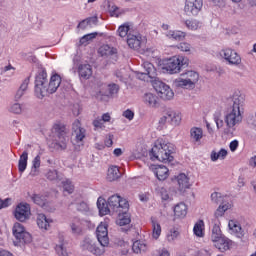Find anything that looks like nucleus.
<instances>
[{"instance_id": "16", "label": "nucleus", "mask_w": 256, "mask_h": 256, "mask_svg": "<svg viewBox=\"0 0 256 256\" xmlns=\"http://www.w3.org/2000/svg\"><path fill=\"white\" fill-rule=\"evenodd\" d=\"M213 243L214 247H216L218 251H221V253H225V251H229V249L233 247L232 240L227 238V236H222L221 238L214 240Z\"/></svg>"}, {"instance_id": "36", "label": "nucleus", "mask_w": 256, "mask_h": 256, "mask_svg": "<svg viewBox=\"0 0 256 256\" xmlns=\"http://www.w3.org/2000/svg\"><path fill=\"white\" fill-rule=\"evenodd\" d=\"M190 137L195 141L196 143L201 141L203 139V129L199 127H193L190 129Z\"/></svg>"}, {"instance_id": "46", "label": "nucleus", "mask_w": 256, "mask_h": 256, "mask_svg": "<svg viewBox=\"0 0 256 256\" xmlns=\"http://www.w3.org/2000/svg\"><path fill=\"white\" fill-rule=\"evenodd\" d=\"M76 210L79 211L80 213L87 214L89 213V204L85 201H81L80 203H76Z\"/></svg>"}, {"instance_id": "7", "label": "nucleus", "mask_w": 256, "mask_h": 256, "mask_svg": "<svg viewBox=\"0 0 256 256\" xmlns=\"http://www.w3.org/2000/svg\"><path fill=\"white\" fill-rule=\"evenodd\" d=\"M181 77L175 80V86L182 89H195V85L199 81V73L190 70L181 74Z\"/></svg>"}, {"instance_id": "57", "label": "nucleus", "mask_w": 256, "mask_h": 256, "mask_svg": "<svg viewBox=\"0 0 256 256\" xmlns=\"http://www.w3.org/2000/svg\"><path fill=\"white\" fill-rule=\"evenodd\" d=\"M123 117H125V119H128V121H133L135 117V112H133V110L127 109L123 112Z\"/></svg>"}, {"instance_id": "55", "label": "nucleus", "mask_w": 256, "mask_h": 256, "mask_svg": "<svg viewBox=\"0 0 256 256\" xmlns=\"http://www.w3.org/2000/svg\"><path fill=\"white\" fill-rule=\"evenodd\" d=\"M178 49H180V51H184L185 53H187L191 51V44L187 42H181L180 44H178Z\"/></svg>"}, {"instance_id": "2", "label": "nucleus", "mask_w": 256, "mask_h": 256, "mask_svg": "<svg viewBox=\"0 0 256 256\" xmlns=\"http://www.w3.org/2000/svg\"><path fill=\"white\" fill-rule=\"evenodd\" d=\"M227 101L230 107L225 116V123L227 127L231 129L243 120V117L241 116V107H243V104L245 103V97L242 96L241 92H235Z\"/></svg>"}, {"instance_id": "52", "label": "nucleus", "mask_w": 256, "mask_h": 256, "mask_svg": "<svg viewBox=\"0 0 256 256\" xmlns=\"http://www.w3.org/2000/svg\"><path fill=\"white\" fill-rule=\"evenodd\" d=\"M85 128L76 130L75 135H76V141L81 142L83 139H85Z\"/></svg>"}, {"instance_id": "19", "label": "nucleus", "mask_w": 256, "mask_h": 256, "mask_svg": "<svg viewBox=\"0 0 256 256\" xmlns=\"http://www.w3.org/2000/svg\"><path fill=\"white\" fill-rule=\"evenodd\" d=\"M68 144H69L68 136L54 138V142L52 143V145L56 151H66Z\"/></svg>"}, {"instance_id": "5", "label": "nucleus", "mask_w": 256, "mask_h": 256, "mask_svg": "<svg viewBox=\"0 0 256 256\" xmlns=\"http://www.w3.org/2000/svg\"><path fill=\"white\" fill-rule=\"evenodd\" d=\"M12 235L15 238L13 241L15 247H20V245H25L33 241L31 233L27 232L23 224L16 222L12 228Z\"/></svg>"}, {"instance_id": "54", "label": "nucleus", "mask_w": 256, "mask_h": 256, "mask_svg": "<svg viewBox=\"0 0 256 256\" xmlns=\"http://www.w3.org/2000/svg\"><path fill=\"white\" fill-rule=\"evenodd\" d=\"M104 123L105 122H103L100 117H97L95 120H93L92 125L95 127V129H103L105 128Z\"/></svg>"}, {"instance_id": "8", "label": "nucleus", "mask_w": 256, "mask_h": 256, "mask_svg": "<svg viewBox=\"0 0 256 256\" xmlns=\"http://www.w3.org/2000/svg\"><path fill=\"white\" fill-rule=\"evenodd\" d=\"M108 205L113 213H121L123 209L129 211V202L119 195H112L108 199Z\"/></svg>"}, {"instance_id": "44", "label": "nucleus", "mask_w": 256, "mask_h": 256, "mask_svg": "<svg viewBox=\"0 0 256 256\" xmlns=\"http://www.w3.org/2000/svg\"><path fill=\"white\" fill-rule=\"evenodd\" d=\"M145 249H147V246L139 240L135 241L132 245L133 253H141V251H145Z\"/></svg>"}, {"instance_id": "26", "label": "nucleus", "mask_w": 256, "mask_h": 256, "mask_svg": "<svg viewBox=\"0 0 256 256\" xmlns=\"http://www.w3.org/2000/svg\"><path fill=\"white\" fill-rule=\"evenodd\" d=\"M45 177L46 179H48V181H52L54 183H59V181H63V174L59 173V171L55 169H49L45 173Z\"/></svg>"}, {"instance_id": "17", "label": "nucleus", "mask_w": 256, "mask_h": 256, "mask_svg": "<svg viewBox=\"0 0 256 256\" xmlns=\"http://www.w3.org/2000/svg\"><path fill=\"white\" fill-rule=\"evenodd\" d=\"M61 85V76L59 74H54L51 76L48 82L47 95H53L59 89Z\"/></svg>"}, {"instance_id": "18", "label": "nucleus", "mask_w": 256, "mask_h": 256, "mask_svg": "<svg viewBox=\"0 0 256 256\" xmlns=\"http://www.w3.org/2000/svg\"><path fill=\"white\" fill-rule=\"evenodd\" d=\"M127 44L130 49H134V51H139V49H141V36L129 34L127 36Z\"/></svg>"}, {"instance_id": "12", "label": "nucleus", "mask_w": 256, "mask_h": 256, "mask_svg": "<svg viewBox=\"0 0 256 256\" xmlns=\"http://www.w3.org/2000/svg\"><path fill=\"white\" fill-rule=\"evenodd\" d=\"M80 247L82 251H88V253H92V255H102L103 251L99 246H97V242L90 237H86L80 243Z\"/></svg>"}, {"instance_id": "32", "label": "nucleus", "mask_w": 256, "mask_h": 256, "mask_svg": "<svg viewBox=\"0 0 256 256\" xmlns=\"http://www.w3.org/2000/svg\"><path fill=\"white\" fill-rule=\"evenodd\" d=\"M31 81V76H28L20 85L19 89L16 92L15 95V99L16 101H19V99H21V97H23L25 95V91H27L28 87H29V83Z\"/></svg>"}, {"instance_id": "9", "label": "nucleus", "mask_w": 256, "mask_h": 256, "mask_svg": "<svg viewBox=\"0 0 256 256\" xmlns=\"http://www.w3.org/2000/svg\"><path fill=\"white\" fill-rule=\"evenodd\" d=\"M14 217L20 223H25L31 217V205L19 203L14 210Z\"/></svg>"}, {"instance_id": "41", "label": "nucleus", "mask_w": 256, "mask_h": 256, "mask_svg": "<svg viewBox=\"0 0 256 256\" xmlns=\"http://www.w3.org/2000/svg\"><path fill=\"white\" fill-rule=\"evenodd\" d=\"M229 207H230L229 203L224 204V205L220 204L214 213V217L216 219H219V217H223V215H225V211H228Z\"/></svg>"}, {"instance_id": "30", "label": "nucleus", "mask_w": 256, "mask_h": 256, "mask_svg": "<svg viewBox=\"0 0 256 256\" xmlns=\"http://www.w3.org/2000/svg\"><path fill=\"white\" fill-rule=\"evenodd\" d=\"M55 251L58 256H69V253H67V242H65L63 237L59 238V243L56 245Z\"/></svg>"}, {"instance_id": "61", "label": "nucleus", "mask_w": 256, "mask_h": 256, "mask_svg": "<svg viewBox=\"0 0 256 256\" xmlns=\"http://www.w3.org/2000/svg\"><path fill=\"white\" fill-rule=\"evenodd\" d=\"M229 147H230V151L232 152L237 151V147H239V141L237 140L231 141Z\"/></svg>"}, {"instance_id": "6", "label": "nucleus", "mask_w": 256, "mask_h": 256, "mask_svg": "<svg viewBox=\"0 0 256 256\" xmlns=\"http://www.w3.org/2000/svg\"><path fill=\"white\" fill-rule=\"evenodd\" d=\"M187 67H189V59L173 56L166 61L162 69L167 71V73H170V75H175V73H179L181 69H185Z\"/></svg>"}, {"instance_id": "35", "label": "nucleus", "mask_w": 256, "mask_h": 256, "mask_svg": "<svg viewBox=\"0 0 256 256\" xmlns=\"http://www.w3.org/2000/svg\"><path fill=\"white\" fill-rule=\"evenodd\" d=\"M31 200L33 203H35V205H38L39 207H47V198L41 194H33L31 196Z\"/></svg>"}, {"instance_id": "15", "label": "nucleus", "mask_w": 256, "mask_h": 256, "mask_svg": "<svg viewBox=\"0 0 256 256\" xmlns=\"http://www.w3.org/2000/svg\"><path fill=\"white\" fill-rule=\"evenodd\" d=\"M172 181L177 182V189L180 195H183V193H185V191L191 187V182H189V178L185 175V173H180L179 175L174 176Z\"/></svg>"}, {"instance_id": "47", "label": "nucleus", "mask_w": 256, "mask_h": 256, "mask_svg": "<svg viewBox=\"0 0 256 256\" xmlns=\"http://www.w3.org/2000/svg\"><path fill=\"white\" fill-rule=\"evenodd\" d=\"M97 35H98L97 32L84 35L80 39V45H85V43H87V41H91V40L95 39V37H97Z\"/></svg>"}, {"instance_id": "42", "label": "nucleus", "mask_w": 256, "mask_h": 256, "mask_svg": "<svg viewBox=\"0 0 256 256\" xmlns=\"http://www.w3.org/2000/svg\"><path fill=\"white\" fill-rule=\"evenodd\" d=\"M224 200H225V197L223 195H221V193L219 192H213L211 194V201L213 203H216V205H223L224 203Z\"/></svg>"}, {"instance_id": "53", "label": "nucleus", "mask_w": 256, "mask_h": 256, "mask_svg": "<svg viewBox=\"0 0 256 256\" xmlns=\"http://www.w3.org/2000/svg\"><path fill=\"white\" fill-rule=\"evenodd\" d=\"M178 237H179V231L177 230H170V232L167 235V239L170 243L175 241V239H177Z\"/></svg>"}, {"instance_id": "58", "label": "nucleus", "mask_w": 256, "mask_h": 256, "mask_svg": "<svg viewBox=\"0 0 256 256\" xmlns=\"http://www.w3.org/2000/svg\"><path fill=\"white\" fill-rule=\"evenodd\" d=\"M11 205V198L1 199L0 198V211L1 209H7Z\"/></svg>"}, {"instance_id": "10", "label": "nucleus", "mask_w": 256, "mask_h": 256, "mask_svg": "<svg viewBox=\"0 0 256 256\" xmlns=\"http://www.w3.org/2000/svg\"><path fill=\"white\" fill-rule=\"evenodd\" d=\"M179 123H181V114L174 110H166L159 120L160 125H173L175 127Z\"/></svg>"}, {"instance_id": "21", "label": "nucleus", "mask_w": 256, "mask_h": 256, "mask_svg": "<svg viewBox=\"0 0 256 256\" xmlns=\"http://www.w3.org/2000/svg\"><path fill=\"white\" fill-rule=\"evenodd\" d=\"M36 223L39 229H43L44 231H47L51 223H53V220L48 219L47 216H45V214H38L36 218Z\"/></svg>"}, {"instance_id": "20", "label": "nucleus", "mask_w": 256, "mask_h": 256, "mask_svg": "<svg viewBox=\"0 0 256 256\" xmlns=\"http://www.w3.org/2000/svg\"><path fill=\"white\" fill-rule=\"evenodd\" d=\"M97 207L99 210V215L101 217H105V215H109L111 213V208L109 207V203L104 198L99 197L97 200Z\"/></svg>"}, {"instance_id": "37", "label": "nucleus", "mask_w": 256, "mask_h": 256, "mask_svg": "<svg viewBox=\"0 0 256 256\" xmlns=\"http://www.w3.org/2000/svg\"><path fill=\"white\" fill-rule=\"evenodd\" d=\"M185 32L179 30H170L167 34L169 39H174V41H183L185 39Z\"/></svg>"}, {"instance_id": "60", "label": "nucleus", "mask_w": 256, "mask_h": 256, "mask_svg": "<svg viewBox=\"0 0 256 256\" xmlns=\"http://www.w3.org/2000/svg\"><path fill=\"white\" fill-rule=\"evenodd\" d=\"M79 129H83V127H81V122L79 120H76L72 124V130L74 131V133H77V131H79Z\"/></svg>"}, {"instance_id": "40", "label": "nucleus", "mask_w": 256, "mask_h": 256, "mask_svg": "<svg viewBox=\"0 0 256 256\" xmlns=\"http://www.w3.org/2000/svg\"><path fill=\"white\" fill-rule=\"evenodd\" d=\"M203 227H205V222H203V220H199L195 223L193 231L196 237H203Z\"/></svg>"}, {"instance_id": "56", "label": "nucleus", "mask_w": 256, "mask_h": 256, "mask_svg": "<svg viewBox=\"0 0 256 256\" xmlns=\"http://www.w3.org/2000/svg\"><path fill=\"white\" fill-rule=\"evenodd\" d=\"M160 197L162 201H170L171 197H169V192L165 188L160 189Z\"/></svg>"}, {"instance_id": "48", "label": "nucleus", "mask_w": 256, "mask_h": 256, "mask_svg": "<svg viewBox=\"0 0 256 256\" xmlns=\"http://www.w3.org/2000/svg\"><path fill=\"white\" fill-rule=\"evenodd\" d=\"M62 183H63L64 191H66V193H69V195H71V193H73V191H75V186H73V184H71V181L66 180V181H62Z\"/></svg>"}, {"instance_id": "43", "label": "nucleus", "mask_w": 256, "mask_h": 256, "mask_svg": "<svg viewBox=\"0 0 256 256\" xmlns=\"http://www.w3.org/2000/svg\"><path fill=\"white\" fill-rule=\"evenodd\" d=\"M152 227H153L152 237L154 239H159L161 235V225L157 223V221L152 220Z\"/></svg>"}, {"instance_id": "31", "label": "nucleus", "mask_w": 256, "mask_h": 256, "mask_svg": "<svg viewBox=\"0 0 256 256\" xmlns=\"http://www.w3.org/2000/svg\"><path fill=\"white\" fill-rule=\"evenodd\" d=\"M144 103L149 107H159V97L153 93H146L144 95Z\"/></svg>"}, {"instance_id": "27", "label": "nucleus", "mask_w": 256, "mask_h": 256, "mask_svg": "<svg viewBox=\"0 0 256 256\" xmlns=\"http://www.w3.org/2000/svg\"><path fill=\"white\" fill-rule=\"evenodd\" d=\"M128 211L129 210L122 209L120 210V213H118V225H120V227H125L126 225H129V223H131V214H129Z\"/></svg>"}, {"instance_id": "3", "label": "nucleus", "mask_w": 256, "mask_h": 256, "mask_svg": "<svg viewBox=\"0 0 256 256\" xmlns=\"http://www.w3.org/2000/svg\"><path fill=\"white\" fill-rule=\"evenodd\" d=\"M173 153H175V146L169 142L162 141L153 146L150 151V158L152 161L171 163L173 161Z\"/></svg>"}, {"instance_id": "28", "label": "nucleus", "mask_w": 256, "mask_h": 256, "mask_svg": "<svg viewBox=\"0 0 256 256\" xmlns=\"http://www.w3.org/2000/svg\"><path fill=\"white\" fill-rule=\"evenodd\" d=\"M55 138L67 137V127L64 124L56 123L52 128Z\"/></svg>"}, {"instance_id": "11", "label": "nucleus", "mask_w": 256, "mask_h": 256, "mask_svg": "<svg viewBox=\"0 0 256 256\" xmlns=\"http://www.w3.org/2000/svg\"><path fill=\"white\" fill-rule=\"evenodd\" d=\"M109 225L107 222H101L96 229V237L102 247L109 245Z\"/></svg>"}, {"instance_id": "25", "label": "nucleus", "mask_w": 256, "mask_h": 256, "mask_svg": "<svg viewBox=\"0 0 256 256\" xmlns=\"http://www.w3.org/2000/svg\"><path fill=\"white\" fill-rule=\"evenodd\" d=\"M78 73L79 77H81L82 79H89V77L93 75V68L90 64H81L78 67Z\"/></svg>"}, {"instance_id": "63", "label": "nucleus", "mask_w": 256, "mask_h": 256, "mask_svg": "<svg viewBox=\"0 0 256 256\" xmlns=\"http://www.w3.org/2000/svg\"><path fill=\"white\" fill-rule=\"evenodd\" d=\"M218 157L219 159H225V157H227V150L226 149H220V151L218 152Z\"/></svg>"}, {"instance_id": "62", "label": "nucleus", "mask_w": 256, "mask_h": 256, "mask_svg": "<svg viewBox=\"0 0 256 256\" xmlns=\"http://www.w3.org/2000/svg\"><path fill=\"white\" fill-rule=\"evenodd\" d=\"M88 25H91L89 24L88 20L85 19V20H82L79 24H78V27H80V29H87V26Z\"/></svg>"}, {"instance_id": "22", "label": "nucleus", "mask_w": 256, "mask_h": 256, "mask_svg": "<svg viewBox=\"0 0 256 256\" xmlns=\"http://www.w3.org/2000/svg\"><path fill=\"white\" fill-rule=\"evenodd\" d=\"M154 175L158 181H165L169 177V168L167 166L158 165L154 170Z\"/></svg>"}, {"instance_id": "49", "label": "nucleus", "mask_w": 256, "mask_h": 256, "mask_svg": "<svg viewBox=\"0 0 256 256\" xmlns=\"http://www.w3.org/2000/svg\"><path fill=\"white\" fill-rule=\"evenodd\" d=\"M117 33H118L119 37H127V34L129 33V25H127V24L121 25L118 28Z\"/></svg>"}, {"instance_id": "45", "label": "nucleus", "mask_w": 256, "mask_h": 256, "mask_svg": "<svg viewBox=\"0 0 256 256\" xmlns=\"http://www.w3.org/2000/svg\"><path fill=\"white\" fill-rule=\"evenodd\" d=\"M185 25L187 29H191L192 31H197L199 27H201V22L198 20H186Z\"/></svg>"}, {"instance_id": "34", "label": "nucleus", "mask_w": 256, "mask_h": 256, "mask_svg": "<svg viewBox=\"0 0 256 256\" xmlns=\"http://www.w3.org/2000/svg\"><path fill=\"white\" fill-rule=\"evenodd\" d=\"M100 53L102 55H106V57H113L114 59H117V48H113L109 45H104L100 48Z\"/></svg>"}, {"instance_id": "64", "label": "nucleus", "mask_w": 256, "mask_h": 256, "mask_svg": "<svg viewBox=\"0 0 256 256\" xmlns=\"http://www.w3.org/2000/svg\"><path fill=\"white\" fill-rule=\"evenodd\" d=\"M249 165L250 167H256V155L250 158Z\"/></svg>"}, {"instance_id": "13", "label": "nucleus", "mask_w": 256, "mask_h": 256, "mask_svg": "<svg viewBox=\"0 0 256 256\" xmlns=\"http://www.w3.org/2000/svg\"><path fill=\"white\" fill-rule=\"evenodd\" d=\"M203 9V0H186L184 11L188 15L194 17L199 15V12Z\"/></svg>"}, {"instance_id": "4", "label": "nucleus", "mask_w": 256, "mask_h": 256, "mask_svg": "<svg viewBox=\"0 0 256 256\" xmlns=\"http://www.w3.org/2000/svg\"><path fill=\"white\" fill-rule=\"evenodd\" d=\"M49 79H47V70L40 67L36 73L34 81V93L37 99L47 97Z\"/></svg>"}, {"instance_id": "51", "label": "nucleus", "mask_w": 256, "mask_h": 256, "mask_svg": "<svg viewBox=\"0 0 256 256\" xmlns=\"http://www.w3.org/2000/svg\"><path fill=\"white\" fill-rule=\"evenodd\" d=\"M11 113H15L16 115H19L22 113L23 108L21 107V104L15 103L10 107Z\"/></svg>"}, {"instance_id": "23", "label": "nucleus", "mask_w": 256, "mask_h": 256, "mask_svg": "<svg viewBox=\"0 0 256 256\" xmlns=\"http://www.w3.org/2000/svg\"><path fill=\"white\" fill-rule=\"evenodd\" d=\"M228 227L230 231H232V233H234L236 237H238L239 239H241L242 237H245V231H243V228L241 227V225L235 222L234 220L229 221Z\"/></svg>"}, {"instance_id": "1", "label": "nucleus", "mask_w": 256, "mask_h": 256, "mask_svg": "<svg viewBox=\"0 0 256 256\" xmlns=\"http://www.w3.org/2000/svg\"><path fill=\"white\" fill-rule=\"evenodd\" d=\"M143 67L145 71L142 72L141 75H146L151 79L152 85L160 99H163L164 101H171L175 96V93H173V90L169 85L157 77V69L155 66L151 62H145Z\"/></svg>"}, {"instance_id": "33", "label": "nucleus", "mask_w": 256, "mask_h": 256, "mask_svg": "<svg viewBox=\"0 0 256 256\" xmlns=\"http://www.w3.org/2000/svg\"><path fill=\"white\" fill-rule=\"evenodd\" d=\"M29 160V153L27 151H24L20 159L18 161V170L19 173H25V169H27V161Z\"/></svg>"}, {"instance_id": "38", "label": "nucleus", "mask_w": 256, "mask_h": 256, "mask_svg": "<svg viewBox=\"0 0 256 256\" xmlns=\"http://www.w3.org/2000/svg\"><path fill=\"white\" fill-rule=\"evenodd\" d=\"M39 167H41V156L37 155L32 161L31 177H37Z\"/></svg>"}, {"instance_id": "39", "label": "nucleus", "mask_w": 256, "mask_h": 256, "mask_svg": "<svg viewBox=\"0 0 256 256\" xmlns=\"http://www.w3.org/2000/svg\"><path fill=\"white\" fill-rule=\"evenodd\" d=\"M225 235H223V233L221 232V227L219 226V224L214 223V226L212 228V235H211V239L213 242H215L217 239H220L221 237H224Z\"/></svg>"}, {"instance_id": "50", "label": "nucleus", "mask_w": 256, "mask_h": 256, "mask_svg": "<svg viewBox=\"0 0 256 256\" xmlns=\"http://www.w3.org/2000/svg\"><path fill=\"white\" fill-rule=\"evenodd\" d=\"M214 121L216 123L217 129H221V127H223V119H221V111H216L214 113Z\"/></svg>"}, {"instance_id": "24", "label": "nucleus", "mask_w": 256, "mask_h": 256, "mask_svg": "<svg viewBox=\"0 0 256 256\" xmlns=\"http://www.w3.org/2000/svg\"><path fill=\"white\" fill-rule=\"evenodd\" d=\"M121 178V171L119 170V167L117 166H110L107 171V181L110 183L113 181H117V179Z\"/></svg>"}, {"instance_id": "59", "label": "nucleus", "mask_w": 256, "mask_h": 256, "mask_svg": "<svg viewBox=\"0 0 256 256\" xmlns=\"http://www.w3.org/2000/svg\"><path fill=\"white\" fill-rule=\"evenodd\" d=\"M110 95H117L119 93V85L117 84H110L108 85Z\"/></svg>"}, {"instance_id": "29", "label": "nucleus", "mask_w": 256, "mask_h": 256, "mask_svg": "<svg viewBox=\"0 0 256 256\" xmlns=\"http://www.w3.org/2000/svg\"><path fill=\"white\" fill-rule=\"evenodd\" d=\"M174 215L177 219H184L187 216V205L181 202L174 207Z\"/></svg>"}, {"instance_id": "14", "label": "nucleus", "mask_w": 256, "mask_h": 256, "mask_svg": "<svg viewBox=\"0 0 256 256\" xmlns=\"http://www.w3.org/2000/svg\"><path fill=\"white\" fill-rule=\"evenodd\" d=\"M220 55L228 61L229 65H241V56L231 48L222 50Z\"/></svg>"}]
</instances>
